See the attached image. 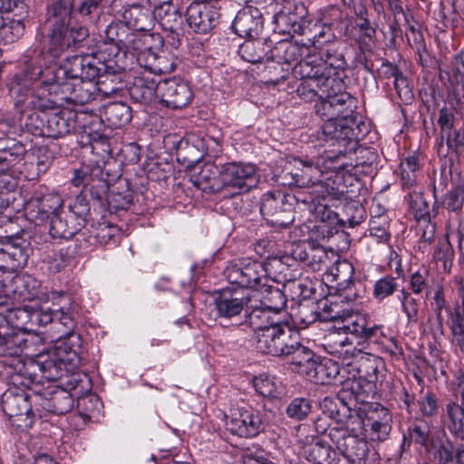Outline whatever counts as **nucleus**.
I'll use <instances>...</instances> for the list:
<instances>
[{"instance_id": "obj_1", "label": "nucleus", "mask_w": 464, "mask_h": 464, "mask_svg": "<svg viewBox=\"0 0 464 464\" xmlns=\"http://www.w3.org/2000/svg\"><path fill=\"white\" fill-rule=\"evenodd\" d=\"M73 0H52L47 5L44 29L53 57H59L65 50H77L89 37L86 25L73 22Z\"/></svg>"}, {"instance_id": "obj_2", "label": "nucleus", "mask_w": 464, "mask_h": 464, "mask_svg": "<svg viewBox=\"0 0 464 464\" xmlns=\"http://www.w3.org/2000/svg\"><path fill=\"white\" fill-rule=\"evenodd\" d=\"M127 69L122 46L102 44L95 55H73L67 72L74 76L96 79L101 73H121Z\"/></svg>"}, {"instance_id": "obj_3", "label": "nucleus", "mask_w": 464, "mask_h": 464, "mask_svg": "<svg viewBox=\"0 0 464 464\" xmlns=\"http://www.w3.org/2000/svg\"><path fill=\"white\" fill-rule=\"evenodd\" d=\"M362 418L355 417L353 425L334 427L329 430V438L343 458L353 464H378V453L371 449L360 436L362 434Z\"/></svg>"}, {"instance_id": "obj_4", "label": "nucleus", "mask_w": 464, "mask_h": 464, "mask_svg": "<svg viewBox=\"0 0 464 464\" xmlns=\"http://www.w3.org/2000/svg\"><path fill=\"white\" fill-rule=\"evenodd\" d=\"M51 299L53 308L38 309L32 307V324L45 326L53 324L60 334L58 338L75 337L79 341V335L74 334L75 319L73 315L71 297L64 292H52Z\"/></svg>"}, {"instance_id": "obj_5", "label": "nucleus", "mask_w": 464, "mask_h": 464, "mask_svg": "<svg viewBox=\"0 0 464 464\" xmlns=\"http://www.w3.org/2000/svg\"><path fill=\"white\" fill-rule=\"evenodd\" d=\"M325 122L321 127L318 139L335 149L324 151V161H336L348 151L354 149L356 136L354 134L355 121L353 118H324Z\"/></svg>"}, {"instance_id": "obj_6", "label": "nucleus", "mask_w": 464, "mask_h": 464, "mask_svg": "<svg viewBox=\"0 0 464 464\" xmlns=\"http://www.w3.org/2000/svg\"><path fill=\"white\" fill-rule=\"evenodd\" d=\"M72 61V56L69 57L63 66L53 67V80L56 79V83L52 87L53 91L62 95L64 102L76 104H85L95 99L97 86L94 79H88L80 76H74L68 71Z\"/></svg>"}, {"instance_id": "obj_7", "label": "nucleus", "mask_w": 464, "mask_h": 464, "mask_svg": "<svg viewBox=\"0 0 464 464\" xmlns=\"http://www.w3.org/2000/svg\"><path fill=\"white\" fill-rule=\"evenodd\" d=\"M355 100L344 91L343 82L338 78L330 81L324 92L320 94V101L314 105L315 113L324 118H353Z\"/></svg>"}, {"instance_id": "obj_8", "label": "nucleus", "mask_w": 464, "mask_h": 464, "mask_svg": "<svg viewBox=\"0 0 464 464\" xmlns=\"http://www.w3.org/2000/svg\"><path fill=\"white\" fill-rule=\"evenodd\" d=\"M330 51L331 49L327 48L325 53H320V56L309 54L302 59L294 66V75L302 82L324 83L326 86L330 84V81L335 79L331 76V69H341L344 64L343 58L333 56Z\"/></svg>"}, {"instance_id": "obj_9", "label": "nucleus", "mask_w": 464, "mask_h": 464, "mask_svg": "<svg viewBox=\"0 0 464 464\" xmlns=\"http://www.w3.org/2000/svg\"><path fill=\"white\" fill-rule=\"evenodd\" d=\"M230 284L257 291L271 282L265 264L257 260L243 259L230 264L224 271Z\"/></svg>"}, {"instance_id": "obj_10", "label": "nucleus", "mask_w": 464, "mask_h": 464, "mask_svg": "<svg viewBox=\"0 0 464 464\" xmlns=\"http://www.w3.org/2000/svg\"><path fill=\"white\" fill-rule=\"evenodd\" d=\"M298 332L283 321L279 324L259 333L256 339L258 352L273 356H284L296 343Z\"/></svg>"}, {"instance_id": "obj_11", "label": "nucleus", "mask_w": 464, "mask_h": 464, "mask_svg": "<svg viewBox=\"0 0 464 464\" xmlns=\"http://www.w3.org/2000/svg\"><path fill=\"white\" fill-rule=\"evenodd\" d=\"M249 302L247 295H241L237 290H222L215 299V309L220 324L231 322L232 325L241 324L246 318Z\"/></svg>"}, {"instance_id": "obj_12", "label": "nucleus", "mask_w": 464, "mask_h": 464, "mask_svg": "<svg viewBox=\"0 0 464 464\" xmlns=\"http://www.w3.org/2000/svg\"><path fill=\"white\" fill-rule=\"evenodd\" d=\"M223 189H231L234 195L248 192L256 187L258 179L253 164L229 162L221 166Z\"/></svg>"}, {"instance_id": "obj_13", "label": "nucleus", "mask_w": 464, "mask_h": 464, "mask_svg": "<svg viewBox=\"0 0 464 464\" xmlns=\"http://www.w3.org/2000/svg\"><path fill=\"white\" fill-rule=\"evenodd\" d=\"M218 0H195L186 10V21L188 27L197 34H208L217 26L219 21Z\"/></svg>"}, {"instance_id": "obj_14", "label": "nucleus", "mask_w": 464, "mask_h": 464, "mask_svg": "<svg viewBox=\"0 0 464 464\" xmlns=\"http://www.w3.org/2000/svg\"><path fill=\"white\" fill-rule=\"evenodd\" d=\"M293 169H284L283 179H285L282 184L288 186H295L299 188H308L314 186L316 188H323L320 183L322 176V169L318 162H314L312 160H302L295 158L293 160Z\"/></svg>"}, {"instance_id": "obj_15", "label": "nucleus", "mask_w": 464, "mask_h": 464, "mask_svg": "<svg viewBox=\"0 0 464 464\" xmlns=\"http://www.w3.org/2000/svg\"><path fill=\"white\" fill-rule=\"evenodd\" d=\"M260 213L273 227H286L293 220L291 205L285 203V197L281 192H267L260 202Z\"/></svg>"}, {"instance_id": "obj_16", "label": "nucleus", "mask_w": 464, "mask_h": 464, "mask_svg": "<svg viewBox=\"0 0 464 464\" xmlns=\"http://www.w3.org/2000/svg\"><path fill=\"white\" fill-rule=\"evenodd\" d=\"M32 252L30 243L21 237L0 240V270H16L26 266Z\"/></svg>"}, {"instance_id": "obj_17", "label": "nucleus", "mask_w": 464, "mask_h": 464, "mask_svg": "<svg viewBox=\"0 0 464 464\" xmlns=\"http://www.w3.org/2000/svg\"><path fill=\"white\" fill-rule=\"evenodd\" d=\"M227 426L233 434L245 438L255 437L264 430L258 411L249 406L231 409Z\"/></svg>"}, {"instance_id": "obj_18", "label": "nucleus", "mask_w": 464, "mask_h": 464, "mask_svg": "<svg viewBox=\"0 0 464 464\" xmlns=\"http://www.w3.org/2000/svg\"><path fill=\"white\" fill-rule=\"evenodd\" d=\"M52 78L53 67H49L44 70L40 85L31 95L27 110L46 111L55 110L63 105L64 99H62L63 94L53 91L52 87L56 83V79L53 80Z\"/></svg>"}, {"instance_id": "obj_19", "label": "nucleus", "mask_w": 464, "mask_h": 464, "mask_svg": "<svg viewBox=\"0 0 464 464\" xmlns=\"http://www.w3.org/2000/svg\"><path fill=\"white\" fill-rule=\"evenodd\" d=\"M158 95L162 103L172 109L187 106L193 97L188 84L176 78L160 81Z\"/></svg>"}, {"instance_id": "obj_20", "label": "nucleus", "mask_w": 464, "mask_h": 464, "mask_svg": "<svg viewBox=\"0 0 464 464\" xmlns=\"http://www.w3.org/2000/svg\"><path fill=\"white\" fill-rule=\"evenodd\" d=\"M264 18L260 10L247 5L237 12L232 23L234 32L240 37L257 39L263 31Z\"/></svg>"}, {"instance_id": "obj_21", "label": "nucleus", "mask_w": 464, "mask_h": 464, "mask_svg": "<svg viewBox=\"0 0 464 464\" xmlns=\"http://www.w3.org/2000/svg\"><path fill=\"white\" fill-rule=\"evenodd\" d=\"M320 409L324 416L335 421L337 427L351 426L353 418L361 417L352 413L350 402H347V392H340L335 398H324L320 402Z\"/></svg>"}, {"instance_id": "obj_22", "label": "nucleus", "mask_w": 464, "mask_h": 464, "mask_svg": "<svg viewBox=\"0 0 464 464\" xmlns=\"http://www.w3.org/2000/svg\"><path fill=\"white\" fill-rule=\"evenodd\" d=\"M44 71L41 68H34L29 70L27 65L26 71L23 77H16L11 82L9 86V92L14 99V105L20 109V111L24 113L27 109L28 102L33 94L31 92V85L40 77H44Z\"/></svg>"}, {"instance_id": "obj_23", "label": "nucleus", "mask_w": 464, "mask_h": 464, "mask_svg": "<svg viewBox=\"0 0 464 464\" xmlns=\"http://www.w3.org/2000/svg\"><path fill=\"white\" fill-rule=\"evenodd\" d=\"M75 128L76 113L69 110H63L46 116L42 133L53 139H59L73 131Z\"/></svg>"}, {"instance_id": "obj_24", "label": "nucleus", "mask_w": 464, "mask_h": 464, "mask_svg": "<svg viewBox=\"0 0 464 464\" xmlns=\"http://www.w3.org/2000/svg\"><path fill=\"white\" fill-rule=\"evenodd\" d=\"M195 187L206 193H217L223 190L221 167L207 161L201 165L198 172L190 177Z\"/></svg>"}, {"instance_id": "obj_25", "label": "nucleus", "mask_w": 464, "mask_h": 464, "mask_svg": "<svg viewBox=\"0 0 464 464\" xmlns=\"http://www.w3.org/2000/svg\"><path fill=\"white\" fill-rule=\"evenodd\" d=\"M1 406L4 413L8 418L29 416L32 412L28 396L23 392H14L8 390L4 392L1 399Z\"/></svg>"}, {"instance_id": "obj_26", "label": "nucleus", "mask_w": 464, "mask_h": 464, "mask_svg": "<svg viewBox=\"0 0 464 464\" xmlns=\"http://www.w3.org/2000/svg\"><path fill=\"white\" fill-rule=\"evenodd\" d=\"M301 35L303 38L300 40L302 46L305 48L314 47L321 50L320 53H324L323 47L325 44L332 42L333 34L330 28H324L321 24H311L305 21Z\"/></svg>"}, {"instance_id": "obj_27", "label": "nucleus", "mask_w": 464, "mask_h": 464, "mask_svg": "<svg viewBox=\"0 0 464 464\" xmlns=\"http://www.w3.org/2000/svg\"><path fill=\"white\" fill-rule=\"evenodd\" d=\"M159 86L160 81L144 73L134 80L130 88V95L136 102L147 104L159 97Z\"/></svg>"}, {"instance_id": "obj_28", "label": "nucleus", "mask_w": 464, "mask_h": 464, "mask_svg": "<svg viewBox=\"0 0 464 464\" xmlns=\"http://www.w3.org/2000/svg\"><path fill=\"white\" fill-rule=\"evenodd\" d=\"M304 454L307 460L314 464H339L340 459L336 452L325 441L319 438L313 439L311 443L304 447Z\"/></svg>"}, {"instance_id": "obj_29", "label": "nucleus", "mask_w": 464, "mask_h": 464, "mask_svg": "<svg viewBox=\"0 0 464 464\" xmlns=\"http://www.w3.org/2000/svg\"><path fill=\"white\" fill-rule=\"evenodd\" d=\"M246 318L255 332V340L259 333H265L266 329H271L284 321L281 314L262 306L255 307L250 313L247 312Z\"/></svg>"}, {"instance_id": "obj_30", "label": "nucleus", "mask_w": 464, "mask_h": 464, "mask_svg": "<svg viewBox=\"0 0 464 464\" xmlns=\"http://www.w3.org/2000/svg\"><path fill=\"white\" fill-rule=\"evenodd\" d=\"M126 24L136 31H150L154 26L153 13L140 5H132L123 12Z\"/></svg>"}, {"instance_id": "obj_31", "label": "nucleus", "mask_w": 464, "mask_h": 464, "mask_svg": "<svg viewBox=\"0 0 464 464\" xmlns=\"http://www.w3.org/2000/svg\"><path fill=\"white\" fill-rule=\"evenodd\" d=\"M25 148L17 142L11 147H3L0 140V177L5 179L13 173V168L24 160Z\"/></svg>"}, {"instance_id": "obj_32", "label": "nucleus", "mask_w": 464, "mask_h": 464, "mask_svg": "<svg viewBox=\"0 0 464 464\" xmlns=\"http://www.w3.org/2000/svg\"><path fill=\"white\" fill-rule=\"evenodd\" d=\"M5 311V315L8 325L16 332L24 334L25 331L32 330V307L29 305L18 308L10 307V299L6 305L0 307Z\"/></svg>"}, {"instance_id": "obj_33", "label": "nucleus", "mask_w": 464, "mask_h": 464, "mask_svg": "<svg viewBox=\"0 0 464 464\" xmlns=\"http://www.w3.org/2000/svg\"><path fill=\"white\" fill-rule=\"evenodd\" d=\"M256 292L260 295V306L281 314L287 302L282 290L266 283V286L260 287Z\"/></svg>"}, {"instance_id": "obj_34", "label": "nucleus", "mask_w": 464, "mask_h": 464, "mask_svg": "<svg viewBox=\"0 0 464 464\" xmlns=\"http://www.w3.org/2000/svg\"><path fill=\"white\" fill-rule=\"evenodd\" d=\"M24 344V334L11 326L0 332V356H17Z\"/></svg>"}, {"instance_id": "obj_35", "label": "nucleus", "mask_w": 464, "mask_h": 464, "mask_svg": "<svg viewBox=\"0 0 464 464\" xmlns=\"http://www.w3.org/2000/svg\"><path fill=\"white\" fill-rule=\"evenodd\" d=\"M154 21L158 20L161 27L165 30L173 32L181 24V13L179 9L173 5L172 0L154 8Z\"/></svg>"}, {"instance_id": "obj_36", "label": "nucleus", "mask_w": 464, "mask_h": 464, "mask_svg": "<svg viewBox=\"0 0 464 464\" xmlns=\"http://www.w3.org/2000/svg\"><path fill=\"white\" fill-rule=\"evenodd\" d=\"M103 115L111 128L118 129L131 120V109L121 102H111L104 106Z\"/></svg>"}, {"instance_id": "obj_37", "label": "nucleus", "mask_w": 464, "mask_h": 464, "mask_svg": "<svg viewBox=\"0 0 464 464\" xmlns=\"http://www.w3.org/2000/svg\"><path fill=\"white\" fill-rule=\"evenodd\" d=\"M343 322L344 324L340 329H343L345 333H349L358 338L371 339L379 331V327L375 324L368 326L366 318L360 314L352 315L343 320Z\"/></svg>"}, {"instance_id": "obj_38", "label": "nucleus", "mask_w": 464, "mask_h": 464, "mask_svg": "<svg viewBox=\"0 0 464 464\" xmlns=\"http://www.w3.org/2000/svg\"><path fill=\"white\" fill-rule=\"evenodd\" d=\"M275 24L274 30L282 34H288L294 36L295 34L301 35L304 28V20L297 21V16L295 14L285 12H277L273 17Z\"/></svg>"}, {"instance_id": "obj_39", "label": "nucleus", "mask_w": 464, "mask_h": 464, "mask_svg": "<svg viewBox=\"0 0 464 464\" xmlns=\"http://www.w3.org/2000/svg\"><path fill=\"white\" fill-rule=\"evenodd\" d=\"M447 311V324L450 329L452 343L464 353V311H461L459 305Z\"/></svg>"}, {"instance_id": "obj_40", "label": "nucleus", "mask_w": 464, "mask_h": 464, "mask_svg": "<svg viewBox=\"0 0 464 464\" xmlns=\"http://www.w3.org/2000/svg\"><path fill=\"white\" fill-rule=\"evenodd\" d=\"M346 387L341 392H347V402H350L352 407L353 401L355 403L362 404L361 408H364L365 404H370L368 399L370 393L372 392V384L369 382H362L361 380H353L351 382H347Z\"/></svg>"}, {"instance_id": "obj_41", "label": "nucleus", "mask_w": 464, "mask_h": 464, "mask_svg": "<svg viewBox=\"0 0 464 464\" xmlns=\"http://www.w3.org/2000/svg\"><path fill=\"white\" fill-rule=\"evenodd\" d=\"M408 439L409 444L414 443L425 450H430L432 447L430 427L424 420H417L408 429Z\"/></svg>"}, {"instance_id": "obj_42", "label": "nucleus", "mask_w": 464, "mask_h": 464, "mask_svg": "<svg viewBox=\"0 0 464 464\" xmlns=\"http://www.w3.org/2000/svg\"><path fill=\"white\" fill-rule=\"evenodd\" d=\"M72 405L73 400L66 391L56 390L52 393L44 407L52 413L63 415L68 412Z\"/></svg>"}, {"instance_id": "obj_43", "label": "nucleus", "mask_w": 464, "mask_h": 464, "mask_svg": "<svg viewBox=\"0 0 464 464\" xmlns=\"http://www.w3.org/2000/svg\"><path fill=\"white\" fill-rule=\"evenodd\" d=\"M43 378L47 381H57L63 376L66 369L65 359L56 355L49 356L47 359L38 362Z\"/></svg>"}, {"instance_id": "obj_44", "label": "nucleus", "mask_w": 464, "mask_h": 464, "mask_svg": "<svg viewBox=\"0 0 464 464\" xmlns=\"http://www.w3.org/2000/svg\"><path fill=\"white\" fill-rule=\"evenodd\" d=\"M361 417L363 414L364 418L363 421H372V422H382V423H389L392 424V416L391 411L377 402H370V404H365L364 408H359V412L357 413Z\"/></svg>"}, {"instance_id": "obj_45", "label": "nucleus", "mask_w": 464, "mask_h": 464, "mask_svg": "<svg viewBox=\"0 0 464 464\" xmlns=\"http://www.w3.org/2000/svg\"><path fill=\"white\" fill-rule=\"evenodd\" d=\"M284 356L290 357L292 364L296 366H309L314 365V353L308 347L301 343L300 334L297 335V341L292 349H288Z\"/></svg>"}, {"instance_id": "obj_46", "label": "nucleus", "mask_w": 464, "mask_h": 464, "mask_svg": "<svg viewBox=\"0 0 464 464\" xmlns=\"http://www.w3.org/2000/svg\"><path fill=\"white\" fill-rule=\"evenodd\" d=\"M313 409L312 401L307 398H294L285 408L286 416L295 421L307 418Z\"/></svg>"}, {"instance_id": "obj_47", "label": "nucleus", "mask_w": 464, "mask_h": 464, "mask_svg": "<svg viewBox=\"0 0 464 464\" xmlns=\"http://www.w3.org/2000/svg\"><path fill=\"white\" fill-rule=\"evenodd\" d=\"M398 298L401 302V311L407 318V324H417L419 321V301L412 295V293L405 289L401 291Z\"/></svg>"}, {"instance_id": "obj_48", "label": "nucleus", "mask_w": 464, "mask_h": 464, "mask_svg": "<svg viewBox=\"0 0 464 464\" xmlns=\"http://www.w3.org/2000/svg\"><path fill=\"white\" fill-rule=\"evenodd\" d=\"M261 46L262 42L260 40L248 39L239 46L238 53L243 60L248 63H260L264 57V50Z\"/></svg>"}, {"instance_id": "obj_49", "label": "nucleus", "mask_w": 464, "mask_h": 464, "mask_svg": "<svg viewBox=\"0 0 464 464\" xmlns=\"http://www.w3.org/2000/svg\"><path fill=\"white\" fill-rule=\"evenodd\" d=\"M362 434L372 441H384L388 439L392 430V424L372 421H363Z\"/></svg>"}, {"instance_id": "obj_50", "label": "nucleus", "mask_w": 464, "mask_h": 464, "mask_svg": "<svg viewBox=\"0 0 464 464\" xmlns=\"http://www.w3.org/2000/svg\"><path fill=\"white\" fill-rule=\"evenodd\" d=\"M419 168V158L416 155H410L401 162L400 172L403 186L411 187L414 184Z\"/></svg>"}, {"instance_id": "obj_51", "label": "nucleus", "mask_w": 464, "mask_h": 464, "mask_svg": "<svg viewBox=\"0 0 464 464\" xmlns=\"http://www.w3.org/2000/svg\"><path fill=\"white\" fill-rule=\"evenodd\" d=\"M93 233L97 239L98 245H113L118 243L119 229L115 226L105 223L99 224L93 227Z\"/></svg>"}, {"instance_id": "obj_52", "label": "nucleus", "mask_w": 464, "mask_h": 464, "mask_svg": "<svg viewBox=\"0 0 464 464\" xmlns=\"http://www.w3.org/2000/svg\"><path fill=\"white\" fill-rule=\"evenodd\" d=\"M24 32V24L21 20H11L6 24H0V38L6 44L18 40Z\"/></svg>"}, {"instance_id": "obj_53", "label": "nucleus", "mask_w": 464, "mask_h": 464, "mask_svg": "<svg viewBox=\"0 0 464 464\" xmlns=\"http://www.w3.org/2000/svg\"><path fill=\"white\" fill-rule=\"evenodd\" d=\"M398 283L397 279L392 276H386L377 280L373 285V296L382 301L386 297L393 295L397 290Z\"/></svg>"}, {"instance_id": "obj_54", "label": "nucleus", "mask_w": 464, "mask_h": 464, "mask_svg": "<svg viewBox=\"0 0 464 464\" xmlns=\"http://www.w3.org/2000/svg\"><path fill=\"white\" fill-rule=\"evenodd\" d=\"M49 231L53 238L69 239L76 234V230L72 227H69L66 221L59 215L51 217Z\"/></svg>"}, {"instance_id": "obj_55", "label": "nucleus", "mask_w": 464, "mask_h": 464, "mask_svg": "<svg viewBox=\"0 0 464 464\" xmlns=\"http://www.w3.org/2000/svg\"><path fill=\"white\" fill-rule=\"evenodd\" d=\"M454 114L447 108H442L440 111L438 124L440 128V142L439 143L438 150L443 151L444 140L453 133L452 129L454 126Z\"/></svg>"}, {"instance_id": "obj_56", "label": "nucleus", "mask_w": 464, "mask_h": 464, "mask_svg": "<svg viewBox=\"0 0 464 464\" xmlns=\"http://www.w3.org/2000/svg\"><path fill=\"white\" fill-rule=\"evenodd\" d=\"M464 203V188L456 186L443 197L442 204L450 211L457 212L462 209Z\"/></svg>"}, {"instance_id": "obj_57", "label": "nucleus", "mask_w": 464, "mask_h": 464, "mask_svg": "<svg viewBox=\"0 0 464 464\" xmlns=\"http://www.w3.org/2000/svg\"><path fill=\"white\" fill-rule=\"evenodd\" d=\"M335 280L339 285H343L345 289H350L352 285H354L353 281V266L351 262L343 260L335 264Z\"/></svg>"}, {"instance_id": "obj_58", "label": "nucleus", "mask_w": 464, "mask_h": 464, "mask_svg": "<svg viewBox=\"0 0 464 464\" xmlns=\"http://www.w3.org/2000/svg\"><path fill=\"white\" fill-rule=\"evenodd\" d=\"M37 201L38 211L47 217L57 215V210L63 206L62 198L58 194L44 195Z\"/></svg>"}, {"instance_id": "obj_59", "label": "nucleus", "mask_w": 464, "mask_h": 464, "mask_svg": "<svg viewBox=\"0 0 464 464\" xmlns=\"http://www.w3.org/2000/svg\"><path fill=\"white\" fill-rule=\"evenodd\" d=\"M391 68L392 77L394 78V88L397 92L398 96L403 102H407L411 101L412 99V92L409 86L407 78L402 75L398 67Z\"/></svg>"}, {"instance_id": "obj_60", "label": "nucleus", "mask_w": 464, "mask_h": 464, "mask_svg": "<svg viewBox=\"0 0 464 464\" xmlns=\"http://www.w3.org/2000/svg\"><path fill=\"white\" fill-rule=\"evenodd\" d=\"M267 268V273L271 281L274 282H291L292 279L287 277V275L285 273L288 271V267L285 266L280 258L275 257L270 259L266 264H265Z\"/></svg>"}, {"instance_id": "obj_61", "label": "nucleus", "mask_w": 464, "mask_h": 464, "mask_svg": "<svg viewBox=\"0 0 464 464\" xmlns=\"http://www.w3.org/2000/svg\"><path fill=\"white\" fill-rule=\"evenodd\" d=\"M432 309L436 314V318L438 321L436 330L440 334H443V316H442V311L444 309H447L446 306V300L444 297L443 288L442 286H438L437 289L434 292L432 302H431Z\"/></svg>"}, {"instance_id": "obj_62", "label": "nucleus", "mask_w": 464, "mask_h": 464, "mask_svg": "<svg viewBox=\"0 0 464 464\" xmlns=\"http://www.w3.org/2000/svg\"><path fill=\"white\" fill-rule=\"evenodd\" d=\"M326 85L324 83H312L309 82H301L296 89L297 95L304 102H312L315 97L320 98V94L324 92Z\"/></svg>"}, {"instance_id": "obj_63", "label": "nucleus", "mask_w": 464, "mask_h": 464, "mask_svg": "<svg viewBox=\"0 0 464 464\" xmlns=\"http://www.w3.org/2000/svg\"><path fill=\"white\" fill-rule=\"evenodd\" d=\"M112 74L101 73L97 76L98 81L94 82L97 86L96 95L110 97L119 92L117 83H113Z\"/></svg>"}, {"instance_id": "obj_64", "label": "nucleus", "mask_w": 464, "mask_h": 464, "mask_svg": "<svg viewBox=\"0 0 464 464\" xmlns=\"http://www.w3.org/2000/svg\"><path fill=\"white\" fill-rule=\"evenodd\" d=\"M447 150L446 154L454 152L464 158V129L454 130L450 136L445 139Z\"/></svg>"}]
</instances>
